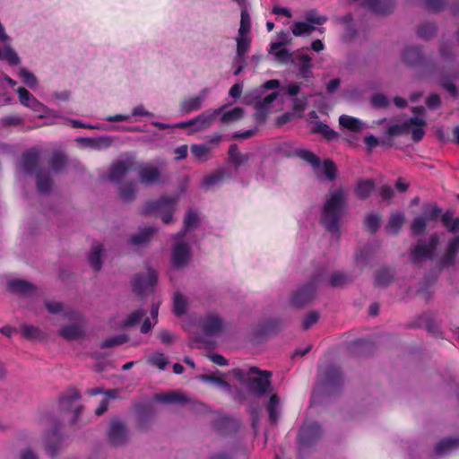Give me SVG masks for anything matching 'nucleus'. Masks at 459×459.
Returning a JSON list of instances; mask_svg holds the SVG:
<instances>
[{"instance_id":"obj_1","label":"nucleus","mask_w":459,"mask_h":459,"mask_svg":"<svg viewBox=\"0 0 459 459\" xmlns=\"http://www.w3.org/2000/svg\"><path fill=\"white\" fill-rule=\"evenodd\" d=\"M346 209V199L342 188L330 193L326 198L323 209L321 224L333 234L340 235V221Z\"/></svg>"},{"instance_id":"obj_2","label":"nucleus","mask_w":459,"mask_h":459,"mask_svg":"<svg viewBox=\"0 0 459 459\" xmlns=\"http://www.w3.org/2000/svg\"><path fill=\"white\" fill-rule=\"evenodd\" d=\"M426 121L422 117H410V119L403 123L389 125L381 137V146L385 149L393 147L394 138L402 136L409 133L411 134V139L415 143H419L425 135L423 126Z\"/></svg>"},{"instance_id":"obj_3","label":"nucleus","mask_w":459,"mask_h":459,"mask_svg":"<svg viewBox=\"0 0 459 459\" xmlns=\"http://www.w3.org/2000/svg\"><path fill=\"white\" fill-rule=\"evenodd\" d=\"M404 63L411 68H416L422 75H430L436 73L437 65L433 55H426L419 46H407L403 52Z\"/></svg>"},{"instance_id":"obj_4","label":"nucleus","mask_w":459,"mask_h":459,"mask_svg":"<svg viewBox=\"0 0 459 459\" xmlns=\"http://www.w3.org/2000/svg\"><path fill=\"white\" fill-rule=\"evenodd\" d=\"M176 202L177 198L166 195L157 200L147 201L143 206L142 214L159 215L165 224H169L173 220Z\"/></svg>"},{"instance_id":"obj_5","label":"nucleus","mask_w":459,"mask_h":459,"mask_svg":"<svg viewBox=\"0 0 459 459\" xmlns=\"http://www.w3.org/2000/svg\"><path fill=\"white\" fill-rule=\"evenodd\" d=\"M324 281L322 273H315L311 279L299 287L291 295L290 302L294 307L300 308L309 303L316 291L318 285Z\"/></svg>"},{"instance_id":"obj_6","label":"nucleus","mask_w":459,"mask_h":459,"mask_svg":"<svg viewBox=\"0 0 459 459\" xmlns=\"http://www.w3.org/2000/svg\"><path fill=\"white\" fill-rule=\"evenodd\" d=\"M323 435V429L318 422H305L299 432L298 437V448L301 455L308 453L321 438Z\"/></svg>"},{"instance_id":"obj_7","label":"nucleus","mask_w":459,"mask_h":459,"mask_svg":"<svg viewBox=\"0 0 459 459\" xmlns=\"http://www.w3.org/2000/svg\"><path fill=\"white\" fill-rule=\"evenodd\" d=\"M321 378L320 387L326 395L337 394L343 385V375L341 368L335 365H329L319 372Z\"/></svg>"},{"instance_id":"obj_8","label":"nucleus","mask_w":459,"mask_h":459,"mask_svg":"<svg viewBox=\"0 0 459 459\" xmlns=\"http://www.w3.org/2000/svg\"><path fill=\"white\" fill-rule=\"evenodd\" d=\"M41 420L46 424H51V429L48 431L46 436V452L51 458H54L63 444L64 438L59 431L61 422L51 414L45 415Z\"/></svg>"},{"instance_id":"obj_9","label":"nucleus","mask_w":459,"mask_h":459,"mask_svg":"<svg viewBox=\"0 0 459 459\" xmlns=\"http://www.w3.org/2000/svg\"><path fill=\"white\" fill-rule=\"evenodd\" d=\"M158 281V274L155 270L152 268L147 269V273H135L132 280L133 291L137 296H143L146 290L152 289Z\"/></svg>"},{"instance_id":"obj_10","label":"nucleus","mask_w":459,"mask_h":459,"mask_svg":"<svg viewBox=\"0 0 459 459\" xmlns=\"http://www.w3.org/2000/svg\"><path fill=\"white\" fill-rule=\"evenodd\" d=\"M251 373L257 374V377L250 378L248 381V388L257 396L264 395L271 387L272 372L268 370H261L256 367L250 368Z\"/></svg>"},{"instance_id":"obj_11","label":"nucleus","mask_w":459,"mask_h":459,"mask_svg":"<svg viewBox=\"0 0 459 459\" xmlns=\"http://www.w3.org/2000/svg\"><path fill=\"white\" fill-rule=\"evenodd\" d=\"M214 117H194L192 119L175 123L173 125L165 123H153L160 129H165L169 127L181 128L187 131L188 134H193L197 131L204 129Z\"/></svg>"},{"instance_id":"obj_12","label":"nucleus","mask_w":459,"mask_h":459,"mask_svg":"<svg viewBox=\"0 0 459 459\" xmlns=\"http://www.w3.org/2000/svg\"><path fill=\"white\" fill-rule=\"evenodd\" d=\"M349 3L359 2V0H348ZM361 6L379 15H388L395 8V0H359Z\"/></svg>"},{"instance_id":"obj_13","label":"nucleus","mask_w":459,"mask_h":459,"mask_svg":"<svg viewBox=\"0 0 459 459\" xmlns=\"http://www.w3.org/2000/svg\"><path fill=\"white\" fill-rule=\"evenodd\" d=\"M130 117H107L105 121L103 122H94V123H84L78 119H67V122L71 124V126L74 128H88V129H97L101 131H108L111 130L113 122L125 121Z\"/></svg>"},{"instance_id":"obj_14","label":"nucleus","mask_w":459,"mask_h":459,"mask_svg":"<svg viewBox=\"0 0 459 459\" xmlns=\"http://www.w3.org/2000/svg\"><path fill=\"white\" fill-rule=\"evenodd\" d=\"M135 169L142 184L152 186L160 183V171L157 167L150 163H141L137 165Z\"/></svg>"},{"instance_id":"obj_15","label":"nucleus","mask_w":459,"mask_h":459,"mask_svg":"<svg viewBox=\"0 0 459 459\" xmlns=\"http://www.w3.org/2000/svg\"><path fill=\"white\" fill-rule=\"evenodd\" d=\"M212 428L221 436L236 433L240 428L239 420L230 416H221L212 421Z\"/></svg>"},{"instance_id":"obj_16","label":"nucleus","mask_w":459,"mask_h":459,"mask_svg":"<svg viewBox=\"0 0 459 459\" xmlns=\"http://www.w3.org/2000/svg\"><path fill=\"white\" fill-rule=\"evenodd\" d=\"M191 256L190 247L187 244L178 242L172 247L171 263L175 268L186 266Z\"/></svg>"},{"instance_id":"obj_17","label":"nucleus","mask_w":459,"mask_h":459,"mask_svg":"<svg viewBox=\"0 0 459 459\" xmlns=\"http://www.w3.org/2000/svg\"><path fill=\"white\" fill-rule=\"evenodd\" d=\"M459 253V235L454 237L447 243L446 254L439 259L440 270L452 267L455 264L456 256Z\"/></svg>"},{"instance_id":"obj_18","label":"nucleus","mask_w":459,"mask_h":459,"mask_svg":"<svg viewBox=\"0 0 459 459\" xmlns=\"http://www.w3.org/2000/svg\"><path fill=\"white\" fill-rule=\"evenodd\" d=\"M39 153L35 148L29 149L22 152L21 158V166L22 170L28 175L36 174L39 167Z\"/></svg>"},{"instance_id":"obj_19","label":"nucleus","mask_w":459,"mask_h":459,"mask_svg":"<svg viewBox=\"0 0 459 459\" xmlns=\"http://www.w3.org/2000/svg\"><path fill=\"white\" fill-rule=\"evenodd\" d=\"M232 177L231 169L228 166L221 167L215 172L206 176L202 183V188L209 190L212 187L220 185L225 178H230Z\"/></svg>"},{"instance_id":"obj_20","label":"nucleus","mask_w":459,"mask_h":459,"mask_svg":"<svg viewBox=\"0 0 459 459\" xmlns=\"http://www.w3.org/2000/svg\"><path fill=\"white\" fill-rule=\"evenodd\" d=\"M201 327L206 336H214L222 331L223 321L219 316L209 314L202 319Z\"/></svg>"},{"instance_id":"obj_21","label":"nucleus","mask_w":459,"mask_h":459,"mask_svg":"<svg viewBox=\"0 0 459 459\" xmlns=\"http://www.w3.org/2000/svg\"><path fill=\"white\" fill-rule=\"evenodd\" d=\"M108 436L112 445H123L127 440V429L122 421L116 420L110 423Z\"/></svg>"},{"instance_id":"obj_22","label":"nucleus","mask_w":459,"mask_h":459,"mask_svg":"<svg viewBox=\"0 0 459 459\" xmlns=\"http://www.w3.org/2000/svg\"><path fill=\"white\" fill-rule=\"evenodd\" d=\"M134 162L131 159H126L114 163L108 174V178L113 182H120L126 173L134 169Z\"/></svg>"},{"instance_id":"obj_23","label":"nucleus","mask_w":459,"mask_h":459,"mask_svg":"<svg viewBox=\"0 0 459 459\" xmlns=\"http://www.w3.org/2000/svg\"><path fill=\"white\" fill-rule=\"evenodd\" d=\"M283 326L281 318H267L261 322L256 329L257 334L260 336H267L277 333Z\"/></svg>"},{"instance_id":"obj_24","label":"nucleus","mask_w":459,"mask_h":459,"mask_svg":"<svg viewBox=\"0 0 459 459\" xmlns=\"http://www.w3.org/2000/svg\"><path fill=\"white\" fill-rule=\"evenodd\" d=\"M9 291L23 296L32 295L36 290V286L25 280H11L7 282Z\"/></svg>"},{"instance_id":"obj_25","label":"nucleus","mask_w":459,"mask_h":459,"mask_svg":"<svg viewBox=\"0 0 459 459\" xmlns=\"http://www.w3.org/2000/svg\"><path fill=\"white\" fill-rule=\"evenodd\" d=\"M394 275V268L383 266L375 273L374 285L378 288H386L393 282Z\"/></svg>"},{"instance_id":"obj_26","label":"nucleus","mask_w":459,"mask_h":459,"mask_svg":"<svg viewBox=\"0 0 459 459\" xmlns=\"http://www.w3.org/2000/svg\"><path fill=\"white\" fill-rule=\"evenodd\" d=\"M20 102L33 111L42 112L45 106L36 100V98L24 87H20L17 90Z\"/></svg>"},{"instance_id":"obj_27","label":"nucleus","mask_w":459,"mask_h":459,"mask_svg":"<svg viewBox=\"0 0 459 459\" xmlns=\"http://www.w3.org/2000/svg\"><path fill=\"white\" fill-rule=\"evenodd\" d=\"M373 342L370 338H360L348 342L347 348L355 356L366 355L371 351Z\"/></svg>"},{"instance_id":"obj_28","label":"nucleus","mask_w":459,"mask_h":459,"mask_svg":"<svg viewBox=\"0 0 459 459\" xmlns=\"http://www.w3.org/2000/svg\"><path fill=\"white\" fill-rule=\"evenodd\" d=\"M459 449V437H446L442 438L435 446V454L447 455Z\"/></svg>"},{"instance_id":"obj_29","label":"nucleus","mask_w":459,"mask_h":459,"mask_svg":"<svg viewBox=\"0 0 459 459\" xmlns=\"http://www.w3.org/2000/svg\"><path fill=\"white\" fill-rule=\"evenodd\" d=\"M405 217L402 212H392L389 216V220L385 225V230L389 235L395 236L399 233Z\"/></svg>"},{"instance_id":"obj_30","label":"nucleus","mask_w":459,"mask_h":459,"mask_svg":"<svg viewBox=\"0 0 459 459\" xmlns=\"http://www.w3.org/2000/svg\"><path fill=\"white\" fill-rule=\"evenodd\" d=\"M158 229L153 226L141 229L139 232L133 235L129 239L132 246H140L148 243L151 238L157 232Z\"/></svg>"},{"instance_id":"obj_31","label":"nucleus","mask_w":459,"mask_h":459,"mask_svg":"<svg viewBox=\"0 0 459 459\" xmlns=\"http://www.w3.org/2000/svg\"><path fill=\"white\" fill-rule=\"evenodd\" d=\"M58 334L65 341H74L83 338L84 331L78 325H69L60 328Z\"/></svg>"},{"instance_id":"obj_32","label":"nucleus","mask_w":459,"mask_h":459,"mask_svg":"<svg viewBox=\"0 0 459 459\" xmlns=\"http://www.w3.org/2000/svg\"><path fill=\"white\" fill-rule=\"evenodd\" d=\"M155 401L165 404H185L188 402V399L184 394L169 392L156 394Z\"/></svg>"},{"instance_id":"obj_33","label":"nucleus","mask_w":459,"mask_h":459,"mask_svg":"<svg viewBox=\"0 0 459 459\" xmlns=\"http://www.w3.org/2000/svg\"><path fill=\"white\" fill-rule=\"evenodd\" d=\"M35 177L38 191L41 194H49L53 187V180L49 173L39 169Z\"/></svg>"},{"instance_id":"obj_34","label":"nucleus","mask_w":459,"mask_h":459,"mask_svg":"<svg viewBox=\"0 0 459 459\" xmlns=\"http://www.w3.org/2000/svg\"><path fill=\"white\" fill-rule=\"evenodd\" d=\"M22 335L29 341L43 342L46 339V333L38 326L24 324L21 325Z\"/></svg>"},{"instance_id":"obj_35","label":"nucleus","mask_w":459,"mask_h":459,"mask_svg":"<svg viewBox=\"0 0 459 459\" xmlns=\"http://www.w3.org/2000/svg\"><path fill=\"white\" fill-rule=\"evenodd\" d=\"M228 154L229 160L235 167V169H238L242 165L246 164L250 159V154L240 152L236 143L230 145Z\"/></svg>"},{"instance_id":"obj_36","label":"nucleus","mask_w":459,"mask_h":459,"mask_svg":"<svg viewBox=\"0 0 459 459\" xmlns=\"http://www.w3.org/2000/svg\"><path fill=\"white\" fill-rule=\"evenodd\" d=\"M269 117H255V126L250 129L244 131H236L232 134L235 139H248L256 134L260 128L265 125Z\"/></svg>"},{"instance_id":"obj_37","label":"nucleus","mask_w":459,"mask_h":459,"mask_svg":"<svg viewBox=\"0 0 459 459\" xmlns=\"http://www.w3.org/2000/svg\"><path fill=\"white\" fill-rule=\"evenodd\" d=\"M311 132L314 134H321L325 140L331 142L338 140L339 134L325 123L316 122L312 127Z\"/></svg>"},{"instance_id":"obj_38","label":"nucleus","mask_w":459,"mask_h":459,"mask_svg":"<svg viewBox=\"0 0 459 459\" xmlns=\"http://www.w3.org/2000/svg\"><path fill=\"white\" fill-rule=\"evenodd\" d=\"M368 87L363 84L352 85L343 91V97L351 101H358L364 98Z\"/></svg>"},{"instance_id":"obj_39","label":"nucleus","mask_w":459,"mask_h":459,"mask_svg":"<svg viewBox=\"0 0 459 459\" xmlns=\"http://www.w3.org/2000/svg\"><path fill=\"white\" fill-rule=\"evenodd\" d=\"M433 255L425 245H417L411 250V260L413 264H417L421 260H431Z\"/></svg>"},{"instance_id":"obj_40","label":"nucleus","mask_w":459,"mask_h":459,"mask_svg":"<svg viewBox=\"0 0 459 459\" xmlns=\"http://www.w3.org/2000/svg\"><path fill=\"white\" fill-rule=\"evenodd\" d=\"M378 248V244H377L375 247L373 245L368 244L365 247H363L359 252L356 254V261L357 263L367 265L369 262V260L373 257L375 255L377 249Z\"/></svg>"},{"instance_id":"obj_41","label":"nucleus","mask_w":459,"mask_h":459,"mask_svg":"<svg viewBox=\"0 0 459 459\" xmlns=\"http://www.w3.org/2000/svg\"><path fill=\"white\" fill-rule=\"evenodd\" d=\"M81 398V395L77 390L74 388H71L68 390V392L65 394H62L59 399V406L63 410H70L73 406V403L75 401H78Z\"/></svg>"},{"instance_id":"obj_42","label":"nucleus","mask_w":459,"mask_h":459,"mask_svg":"<svg viewBox=\"0 0 459 459\" xmlns=\"http://www.w3.org/2000/svg\"><path fill=\"white\" fill-rule=\"evenodd\" d=\"M298 59L299 61V75L303 79L308 80L312 76L311 57L307 54H302L299 56Z\"/></svg>"},{"instance_id":"obj_43","label":"nucleus","mask_w":459,"mask_h":459,"mask_svg":"<svg viewBox=\"0 0 459 459\" xmlns=\"http://www.w3.org/2000/svg\"><path fill=\"white\" fill-rule=\"evenodd\" d=\"M375 188V184L371 179L359 181L355 188L357 196L362 200L369 197Z\"/></svg>"},{"instance_id":"obj_44","label":"nucleus","mask_w":459,"mask_h":459,"mask_svg":"<svg viewBox=\"0 0 459 459\" xmlns=\"http://www.w3.org/2000/svg\"><path fill=\"white\" fill-rule=\"evenodd\" d=\"M267 411L270 421L277 422L280 417V398L277 394H272L270 396L267 404Z\"/></svg>"},{"instance_id":"obj_45","label":"nucleus","mask_w":459,"mask_h":459,"mask_svg":"<svg viewBox=\"0 0 459 459\" xmlns=\"http://www.w3.org/2000/svg\"><path fill=\"white\" fill-rule=\"evenodd\" d=\"M102 251H103V248L100 244L94 245L92 247V250H91V254L88 256V261H89L91 266L96 272L100 271L102 267V260H101Z\"/></svg>"},{"instance_id":"obj_46","label":"nucleus","mask_w":459,"mask_h":459,"mask_svg":"<svg viewBox=\"0 0 459 459\" xmlns=\"http://www.w3.org/2000/svg\"><path fill=\"white\" fill-rule=\"evenodd\" d=\"M66 157L62 152H54L48 161L49 167L55 173L61 172L66 166Z\"/></svg>"},{"instance_id":"obj_47","label":"nucleus","mask_w":459,"mask_h":459,"mask_svg":"<svg viewBox=\"0 0 459 459\" xmlns=\"http://www.w3.org/2000/svg\"><path fill=\"white\" fill-rule=\"evenodd\" d=\"M352 281L353 278L350 274L342 272H335L330 276L328 283L333 288H338L342 287Z\"/></svg>"},{"instance_id":"obj_48","label":"nucleus","mask_w":459,"mask_h":459,"mask_svg":"<svg viewBox=\"0 0 459 459\" xmlns=\"http://www.w3.org/2000/svg\"><path fill=\"white\" fill-rule=\"evenodd\" d=\"M339 123L342 127L353 132H359L364 126L363 122L355 117H339Z\"/></svg>"},{"instance_id":"obj_49","label":"nucleus","mask_w":459,"mask_h":459,"mask_svg":"<svg viewBox=\"0 0 459 459\" xmlns=\"http://www.w3.org/2000/svg\"><path fill=\"white\" fill-rule=\"evenodd\" d=\"M145 314L146 312L143 308H139L133 311L121 322V326L124 328L135 326L140 323V321L145 316Z\"/></svg>"},{"instance_id":"obj_50","label":"nucleus","mask_w":459,"mask_h":459,"mask_svg":"<svg viewBox=\"0 0 459 459\" xmlns=\"http://www.w3.org/2000/svg\"><path fill=\"white\" fill-rule=\"evenodd\" d=\"M278 96H279L278 91H273V92L267 94L266 96L257 100L255 104L257 112L267 111L270 108L272 103L276 100Z\"/></svg>"},{"instance_id":"obj_51","label":"nucleus","mask_w":459,"mask_h":459,"mask_svg":"<svg viewBox=\"0 0 459 459\" xmlns=\"http://www.w3.org/2000/svg\"><path fill=\"white\" fill-rule=\"evenodd\" d=\"M187 302L184 295L176 292L173 297V312L177 316H181L186 313Z\"/></svg>"},{"instance_id":"obj_52","label":"nucleus","mask_w":459,"mask_h":459,"mask_svg":"<svg viewBox=\"0 0 459 459\" xmlns=\"http://www.w3.org/2000/svg\"><path fill=\"white\" fill-rule=\"evenodd\" d=\"M237 55L238 59L245 58V55L251 47V39L247 36L238 35L237 39Z\"/></svg>"},{"instance_id":"obj_53","label":"nucleus","mask_w":459,"mask_h":459,"mask_svg":"<svg viewBox=\"0 0 459 459\" xmlns=\"http://www.w3.org/2000/svg\"><path fill=\"white\" fill-rule=\"evenodd\" d=\"M136 186L134 182L122 185L119 187V196L123 202L129 203L135 198Z\"/></svg>"},{"instance_id":"obj_54","label":"nucleus","mask_w":459,"mask_h":459,"mask_svg":"<svg viewBox=\"0 0 459 459\" xmlns=\"http://www.w3.org/2000/svg\"><path fill=\"white\" fill-rule=\"evenodd\" d=\"M420 326H424L429 333L435 336H438L441 333L438 325L427 314L420 317Z\"/></svg>"},{"instance_id":"obj_55","label":"nucleus","mask_w":459,"mask_h":459,"mask_svg":"<svg viewBox=\"0 0 459 459\" xmlns=\"http://www.w3.org/2000/svg\"><path fill=\"white\" fill-rule=\"evenodd\" d=\"M295 154L303 160L311 164L313 168H319L321 166V160L319 157L308 150L299 149L295 151Z\"/></svg>"},{"instance_id":"obj_56","label":"nucleus","mask_w":459,"mask_h":459,"mask_svg":"<svg viewBox=\"0 0 459 459\" xmlns=\"http://www.w3.org/2000/svg\"><path fill=\"white\" fill-rule=\"evenodd\" d=\"M315 30L316 28L307 22H296L291 25V32L296 37L310 34Z\"/></svg>"},{"instance_id":"obj_57","label":"nucleus","mask_w":459,"mask_h":459,"mask_svg":"<svg viewBox=\"0 0 459 459\" xmlns=\"http://www.w3.org/2000/svg\"><path fill=\"white\" fill-rule=\"evenodd\" d=\"M437 32V26L434 22H424L420 24L417 30L418 37L429 39L435 36Z\"/></svg>"},{"instance_id":"obj_58","label":"nucleus","mask_w":459,"mask_h":459,"mask_svg":"<svg viewBox=\"0 0 459 459\" xmlns=\"http://www.w3.org/2000/svg\"><path fill=\"white\" fill-rule=\"evenodd\" d=\"M390 105L389 99L383 93H374L370 98V106L376 109H385Z\"/></svg>"},{"instance_id":"obj_59","label":"nucleus","mask_w":459,"mask_h":459,"mask_svg":"<svg viewBox=\"0 0 459 459\" xmlns=\"http://www.w3.org/2000/svg\"><path fill=\"white\" fill-rule=\"evenodd\" d=\"M442 222L448 231L452 233L459 231V218H454L450 212H446L443 214Z\"/></svg>"},{"instance_id":"obj_60","label":"nucleus","mask_w":459,"mask_h":459,"mask_svg":"<svg viewBox=\"0 0 459 459\" xmlns=\"http://www.w3.org/2000/svg\"><path fill=\"white\" fill-rule=\"evenodd\" d=\"M191 152L195 159L204 161L208 159L210 147L205 143L193 144Z\"/></svg>"},{"instance_id":"obj_61","label":"nucleus","mask_w":459,"mask_h":459,"mask_svg":"<svg viewBox=\"0 0 459 459\" xmlns=\"http://www.w3.org/2000/svg\"><path fill=\"white\" fill-rule=\"evenodd\" d=\"M148 361L160 370H164L169 363L168 358L162 352H154L148 358Z\"/></svg>"},{"instance_id":"obj_62","label":"nucleus","mask_w":459,"mask_h":459,"mask_svg":"<svg viewBox=\"0 0 459 459\" xmlns=\"http://www.w3.org/2000/svg\"><path fill=\"white\" fill-rule=\"evenodd\" d=\"M202 98L201 97H194L187 100H185L181 103L182 110L190 113L193 111H196L201 108Z\"/></svg>"},{"instance_id":"obj_63","label":"nucleus","mask_w":459,"mask_h":459,"mask_svg":"<svg viewBox=\"0 0 459 459\" xmlns=\"http://www.w3.org/2000/svg\"><path fill=\"white\" fill-rule=\"evenodd\" d=\"M365 227L371 234H375L380 227L379 215L376 213L368 214L365 219Z\"/></svg>"},{"instance_id":"obj_64","label":"nucleus","mask_w":459,"mask_h":459,"mask_svg":"<svg viewBox=\"0 0 459 459\" xmlns=\"http://www.w3.org/2000/svg\"><path fill=\"white\" fill-rule=\"evenodd\" d=\"M0 58L7 61L11 65H16L21 61L17 53L11 48H4V50H0Z\"/></svg>"}]
</instances>
